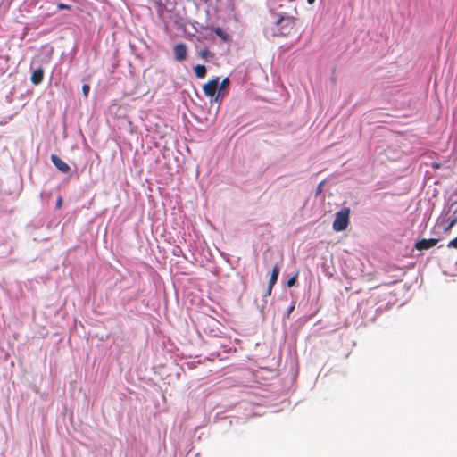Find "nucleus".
<instances>
[{"label":"nucleus","mask_w":457,"mask_h":457,"mask_svg":"<svg viewBox=\"0 0 457 457\" xmlns=\"http://www.w3.org/2000/svg\"><path fill=\"white\" fill-rule=\"evenodd\" d=\"M62 205V196H59L56 201V208L60 209Z\"/></svg>","instance_id":"nucleus-16"},{"label":"nucleus","mask_w":457,"mask_h":457,"mask_svg":"<svg viewBox=\"0 0 457 457\" xmlns=\"http://www.w3.org/2000/svg\"><path fill=\"white\" fill-rule=\"evenodd\" d=\"M174 52H175V57H178V58L186 57L187 47L183 44H178L174 48Z\"/></svg>","instance_id":"nucleus-9"},{"label":"nucleus","mask_w":457,"mask_h":457,"mask_svg":"<svg viewBox=\"0 0 457 457\" xmlns=\"http://www.w3.org/2000/svg\"><path fill=\"white\" fill-rule=\"evenodd\" d=\"M195 74L197 78H204L206 75V68L204 65L198 64L194 67Z\"/></svg>","instance_id":"nucleus-10"},{"label":"nucleus","mask_w":457,"mask_h":457,"mask_svg":"<svg viewBox=\"0 0 457 457\" xmlns=\"http://www.w3.org/2000/svg\"><path fill=\"white\" fill-rule=\"evenodd\" d=\"M44 78V70L39 67L37 68L31 74L30 80L34 85H39Z\"/></svg>","instance_id":"nucleus-8"},{"label":"nucleus","mask_w":457,"mask_h":457,"mask_svg":"<svg viewBox=\"0 0 457 457\" xmlns=\"http://www.w3.org/2000/svg\"><path fill=\"white\" fill-rule=\"evenodd\" d=\"M229 84V79L228 78H225L220 83L219 82V90H218V93L215 96V102H218V103H221L224 96H225V93H224V89L228 86Z\"/></svg>","instance_id":"nucleus-7"},{"label":"nucleus","mask_w":457,"mask_h":457,"mask_svg":"<svg viewBox=\"0 0 457 457\" xmlns=\"http://www.w3.org/2000/svg\"><path fill=\"white\" fill-rule=\"evenodd\" d=\"M89 90H90V86L88 84H84L82 86V92H83V95L85 97L88 96Z\"/></svg>","instance_id":"nucleus-13"},{"label":"nucleus","mask_w":457,"mask_h":457,"mask_svg":"<svg viewBox=\"0 0 457 457\" xmlns=\"http://www.w3.org/2000/svg\"><path fill=\"white\" fill-rule=\"evenodd\" d=\"M51 161L56 167V169L61 172L68 173L71 170L70 166L64 161L59 158L56 154L51 155Z\"/></svg>","instance_id":"nucleus-5"},{"label":"nucleus","mask_w":457,"mask_h":457,"mask_svg":"<svg viewBox=\"0 0 457 457\" xmlns=\"http://www.w3.org/2000/svg\"><path fill=\"white\" fill-rule=\"evenodd\" d=\"M219 80H220V78L219 77H216L211 80H209L206 84H204L203 86V91L204 93V95L208 97H214L216 96L217 93H218V87H219Z\"/></svg>","instance_id":"nucleus-3"},{"label":"nucleus","mask_w":457,"mask_h":457,"mask_svg":"<svg viewBox=\"0 0 457 457\" xmlns=\"http://www.w3.org/2000/svg\"><path fill=\"white\" fill-rule=\"evenodd\" d=\"M143 78H144V79H150V78H151V76H149V75H145V74L144 73Z\"/></svg>","instance_id":"nucleus-20"},{"label":"nucleus","mask_w":457,"mask_h":457,"mask_svg":"<svg viewBox=\"0 0 457 457\" xmlns=\"http://www.w3.org/2000/svg\"><path fill=\"white\" fill-rule=\"evenodd\" d=\"M447 246L449 248H457V237L454 239L451 240L448 243Z\"/></svg>","instance_id":"nucleus-14"},{"label":"nucleus","mask_w":457,"mask_h":457,"mask_svg":"<svg viewBox=\"0 0 457 457\" xmlns=\"http://www.w3.org/2000/svg\"><path fill=\"white\" fill-rule=\"evenodd\" d=\"M456 222H457V220H456V219L453 220L449 223V225L445 228V231H449V230H450V229H451L454 225H455V223H456Z\"/></svg>","instance_id":"nucleus-15"},{"label":"nucleus","mask_w":457,"mask_h":457,"mask_svg":"<svg viewBox=\"0 0 457 457\" xmlns=\"http://www.w3.org/2000/svg\"><path fill=\"white\" fill-rule=\"evenodd\" d=\"M350 208L344 207L336 213L332 228L336 232H341L347 228L349 225Z\"/></svg>","instance_id":"nucleus-2"},{"label":"nucleus","mask_w":457,"mask_h":457,"mask_svg":"<svg viewBox=\"0 0 457 457\" xmlns=\"http://www.w3.org/2000/svg\"><path fill=\"white\" fill-rule=\"evenodd\" d=\"M279 272H280V267L277 263V264H275L273 266V269H272V271H271V275H270L269 285H268V288H267V295H271L272 288H273L274 285L278 281Z\"/></svg>","instance_id":"nucleus-4"},{"label":"nucleus","mask_w":457,"mask_h":457,"mask_svg":"<svg viewBox=\"0 0 457 457\" xmlns=\"http://www.w3.org/2000/svg\"><path fill=\"white\" fill-rule=\"evenodd\" d=\"M315 0H307L309 4H313Z\"/></svg>","instance_id":"nucleus-21"},{"label":"nucleus","mask_w":457,"mask_h":457,"mask_svg":"<svg viewBox=\"0 0 457 457\" xmlns=\"http://www.w3.org/2000/svg\"><path fill=\"white\" fill-rule=\"evenodd\" d=\"M297 276H298V274L296 273L294 277H292L291 278H289L287 280V287H291L295 286V284L296 282Z\"/></svg>","instance_id":"nucleus-12"},{"label":"nucleus","mask_w":457,"mask_h":457,"mask_svg":"<svg viewBox=\"0 0 457 457\" xmlns=\"http://www.w3.org/2000/svg\"><path fill=\"white\" fill-rule=\"evenodd\" d=\"M215 33H216L217 36H219L223 40H227L228 39V34L222 29L217 28L215 29Z\"/></svg>","instance_id":"nucleus-11"},{"label":"nucleus","mask_w":457,"mask_h":457,"mask_svg":"<svg viewBox=\"0 0 457 457\" xmlns=\"http://www.w3.org/2000/svg\"><path fill=\"white\" fill-rule=\"evenodd\" d=\"M281 4L272 3L270 6V20L265 28L267 37L288 36L295 29V17L290 14H284L278 12Z\"/></svg>","instance_id":"nucleus-1"},{"label":"nucleus","mask_w":457,"mask_h":457,"mask_svg":"<svg viewBox=\"0 0 457 457\" xmlns=\"http://www.w3.org/2000/svg\"><path fill=\"white\" fill-rule=\"evenodd\" d=\"M433 167H434V168H438V167H439V165L436 163V164H433Z\"/></svg>","instance_id":"nucleus-22"},{"label":"nucleus","mask_w":457,"mask_h":457,"mask_svg":"<svg viewBox=\"0 0 457 457\" xmlns=\"http://www.w3.org/2000/svg\"><path fill=\"white\" fill-rule=\"evenodd\" d=\"M438 242V239L429 238V239H421L415 243V248L417 250H428L433 246H435Z\"/></svg>","instance_id":"nucleus-6"},{"label":"nucleus","mask_w":457,"mask_h":457,"mask_svg":"<svg viewBox=\"0 0 457 457\" xmlns=\"http://www.w3.org/2000/svg\"><path fill=\"white\" fill-rule=\"evenodd\" d=\"M58 8H59V9H69L70 7H69V5H67V4H58Z\"/></svg>","instance_id":"nucleus-18"},{"label":"nucleus","mask_w":457,"mask_h":457,"mask_svg":"<svg viewBox=\"0 0 457 457\" xmlns=\"http://www.w3.org/2000/svg\"><path fill=\"white\" fill-rule=\"evenodd\" d=\"M323 184H324V181L320 182L318 187H317V190H316V194H320L322 192V187H323Z\"/></svg>","instance_id":"nucleus-17"},{"label":"nucleus","mask_w":457,"mask_h":457,"mask_svg":"<svg viewBox=\"0 0 457 457\" xmlns=\"http://www.w3.org/2000/svg\"><path fill=\"white\" fill-rule=\"evenodd\" d=\"M160 86V79L157 81L156 84L153 85V89L155 90Z\"/></svg>","instance_id":"nucleus-19"}]
</instances>
